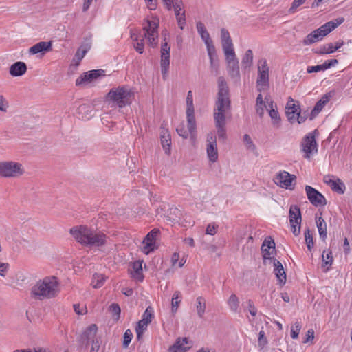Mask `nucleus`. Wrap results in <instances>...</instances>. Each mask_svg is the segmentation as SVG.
Here are the masks:
<instances>
[{
    "label": "nucleus",
    "mask_w": 352,
    "mask_h": 352,
    "mask_svg": "<svg viewBox=\"0 0 352 352\" xmlns=\"http://www.w3.org/2000/svg\"><path fill=\"white\" fill-rule=\"evenodd\" d=\"M176 18L179 28L183 30L186 25L185 12H184L181 15L176 16Z\"/></svg>",
    "instance_id": "nucleus-57"
},
{
    "label": "nucleus",
    "mask_w": 352,
    "mask_h": 352,
    "mask_svg": "<svg viewBox=\"0 0 352 352\" xmlns=\"http://www.w3.org/2000/svg\"><path fill=\"white\" fill-rule=\"evenodd\" d=\"M160 233V230L158 229H153L151 232H149L146 236L144 237L143 240V243L144 244V252L148 254L151 252L154 251L155 247V241L156 238Z\"/></svg>",
    "instance_id": "nucleus-16"
},
{
    "label": "nucleus",
    "mask_w": 352,
    "mask_h": 352,
    "mask_svg": "<svg viewBox=\"0 0 352 352\" xmlns=\"http://www.w3.org/2000/svg\"><path fill=\"white\" fill-rule=\"evenodd\" d=\"M267 339L263 330L258 333V344L261 349H263L267 344Z\"/></svg>",
    "instance_id": "nucleus-46"
},
{
    "label": "nucleus",
    "mask_w": 352,
    "mask_h": 352,
    "mask_svg": "<svg viewBox=\"0 0 352 352\" xmlns=\"http://www.w3.org/2000/svg\"><path fill=\"white\" fill-rule=\"evenodd\" d=\"M142 30L144 31L143 38L140 39V42H137V43L134 45V48L139 54H142L144 52V38L148 40L149 45L152 47L157 45L159 19L154 16H152V19H144L142 22Z\"/></svg>",
    "instance_id": "nucleus-4"
},
{
    "label": "nucleus",
    "mask_w": 352,
    "mask_h": 352,
    "mask_svg": "<svg viewBox=\"0 0 352 352\" xmlns=\"http://www.w3.org/2000/svg\"><path fill=\"white\" fill-rule=\"evenodd\" d=\"M221 45L226 58H229L228 56H234L236 55L232 39L228 41H222Z\"/></svg>",
    "instance_id": "nucleus-33"
},
{
    "label": "nucleus",
    "mask_w": 352,
    "mask_h": 352,
    "mask_svg": "<svg viewBox=\"0 0 352 352\" xmlns=\"http://www.w3.org/2000/svg\"><path fill=\"white\" fill-rule=\"evenodd\" d=\"M110 310L113 316H116V319L118 320L120 318L121 309L118 304L113 303L110 306Z\"/></svg>",
    "instance_id": "nucleus-53"
},
{
    "label": "nucleus",
    "mask_w": 352,
    "mask_h": 352,
    "mask_svg": "<svg viewBox=\"0 0 352 352\" xmlns=\"http://www.w3.org/2000/svg\"><path fill=\"white\" fill-rule=\"evenodd\" d=\"M218 93L213 111L214 125L219 140L224 142L227 139L226 116L230 111L231 101L229 88L224 77L218 78Z\"/></svg>",
    "instance_id": "nucleus-1"
},
{
    "label": "nucleus",
    "mask_w": 352,
    "mask_h": 352,
    "mask_svg": "<svg viewBox=\"0 0 352 352\" xmlns=\"http://www.w3.org/2000/svg\"><path fill=\"white\" fill-rule=\"evenodd\" d=\"M316 223L317 228L318 230L320 238L323 241H325L327 239V223L324 219L320 216L318 217V214H316L315 217Z\"/></svg>",
    "instance_id": "nucleus-30"
},
{
    "label": "nucleus",
    "mask_w": 352,
    "mask_h": 352,
    "mask_svg": "<svg viewBox=\"0 0 352 352\" xmlns=\"http://www.w3.org/2000/svg\"><path fill=\"white\" fill-rule=\"evenodd\" d=\"M296 177L287 171H280L275 178V183L280 186L289 190H293L295 186Z\"/></svg>",
    "instance_id": "nucleus-11"
},
{
    "label": "nucleus",
    "mask_w": 352,
    "mask_h": 352,
    "mask_svg": "<svg viewBox=\"0 0 352 352\" xmlns=\"http://www.w3.org/2000/svg\"><path fill=\"white\" fill-rule=\"evenodd\" d=\"M317 130L307 134L300 142L301 151L304 153V158L310 159L311 156L318 153V144L315 134Z\"/></svg>",
    "instance_id": "nucleus-7"
},
{
    "label": "nucleus",
    "mask_w": 352,
    "mask_h": 352,
    "mask_svg": "<svg viewBox=\"0 0 352 352\" xmlns=\"http://www.w3.org/2000/svg\"><path fill=\"white\" fill-rule=\"evenodd\" d=\"M308 111H301L300 113L296 117L295 122H297L298 124L304 123L307 119L308 116H309Z\"/></svg>",
    "instance_id": "nucleus-49"
},
{
    "label": "nucleus",
    "mask_w": 352,
    "mask_h": 352,
    "mask_svg": "<svg viewBox=\"0 0 352 352\" xmlns=\"http://www.w3.org/2000/svg\"><path fill=\"white\" fill-rule=\"evenodd\" d=\"M196 27L199 34L206 45V48L214 46L210 36V34L207 31L204 24L201 21H199L197 23Z\"/></svg>",
    "instance_id": "nucleus-24"
},
{
    "label": "nucleus",
    "mask_w": 352,
    "mask_h": 352,
    "mask_svg": "<svg viewBox=\"0 0 352 352\" xmlns=\"http://www.w3.org/2000/svg\"><path fill=\"white\" fill-rule=\"evenodd\" d=\"M228 57L229 58H226L228 72L232 78H236L239 80L240 78L239 60L236 55L234 56Z\"/></svg>",
    "instance_id": "nucleus-17"
},
{
    "label": "nucleus",
    "mask_w": 352,
    "mask_h": 352,
    "mask_svg": "<svg viewBox=\"0 0 352 352\" xmlns=\"http://www.w3.org/2000/svg\"><path fill=\"white\" fill-rule=\"evenodd\" d=\"M22 165L14 162H0V177H17L23 173Z\"/></svg>",
    "instance_id": "nucleus-8"
},
{
    "label": "nucleus",
    "mask_w": 352,
    "mask_h": 352,
    "mask_svg": "<svg viewBox=\"0 0 352 352\" xmlns=\"http://www.w3.org/2000/svg\"><path fill=\"white\" fill-rule=\"evenodd\" d=\"M243 140L248 149H250L252 151H254L256 149V146L253 143L250 136L248 134H245L243 135Z\"/></svg>",
    "instance_id": "nucleus-48"
},
{
    "label": "nucleus",
    "mask_w": 352,
    "mask_h": 352,
    "mask_svg": "<svg viewBox=\"0 0 352 352\" xmlns=\"http://www.w3.org/2000/svg\"><path fill=\"white\" fill-rule=\"evenodd\" d=\"M170 65V54H161L160 67L162 77L166 79V76L168 72Z\"/></svg>",
    "instance_id": "nucleus-32"
},
{
    "label": "nucleus",
    "mask_w": 352,
    "mask_h": 352,
    "mask_svg": "<svg viewBox=\"0 0 352 352\" xmlns=\"http://www.w3.org/2000/svg\"><path fill=\"white\" fill-rule=\"evenodd\" d=\"M92 346L90 352H98L100 346V340L99 338H95L91 340Z\"/></svg>",
    "instance_id": "nucleus-55"
},
{
    "label": "nucleus",
    "mask_w": 352,
    "mask_h": 352,
    "mask_svg": "<svg viewBox=\"0 0 352 352\" xmlns=\"http://www.w3.org/2000/svg\"><path fill=\"white\" fill-rule=\"evenodd\" d=\"M305 243L307 245V249L309 251H311L314 247V239L313 236L311 234L310 229L307 228L305 231Z\"/></svg>",
    "instance_id": "nucleus-41"
},
{
    "label": "nucleus",
    "mask_w": 352,
    "mask_h": 352,
    "mask_svg": "<svg viewBox=\"0 0 352 352\" xmlns=\"http://www.w3.org/2000/svg\"><path fill=\"white\" fill-rule=\"evenodd\" d=\"M322 267H325L326 265H331L333 261V258L332 256V252L330 250H324L322 252Z\"/></svg>",
    "instance_id": "nucleus-40"
},
{
    "label": "nucleus",
    "mask_w": 352,
    "mask_h": 352,
    "mask_svg": "<svg viewBox=\"0 0 352 352\" xmlns=\"http://www.w3.org/2000/svg\"><path fill=\"white\" fill-rule=\"evenodd\" d=\"M58 283L56 277L47 276L38 280L32 288L31 294L38 300L52 298L58 292Z\"/></svg>",
    "instance_id": "nucleus-3"
},
{
    "label": "nucleus",
    "mask_w": 352,
    "mask_h": 352,
    "mask_svg": "<svg viewBox=\"0 0 352 352\" xmlns=\"http://www.w3.org/2000/svg\"><path fill=\"white\" fill-rule=\"evenodd\" d=\"M261 251L264 260L269 259L272 261L273 258H275L274 256L271 257V255H274L276 252L274 240L265 239L261 246Z\"/></svg>",
    "instance_id": "nucleus-20"
},
{
    "label": "nucleus",
    "mask_w": 352,
    "mask_h": 352,
    "mask_svg": "<svg viewBox=\"0 0 352 352\" xmlns=\"http://www.w3.org/2000/svg\"><path fill=\"white\" fill-rule=\"evenodd\" d=\"M180 296H181V294H180V292H179V291H176L173 294V296L172 298V307H171V310H172L173 313H175L177 310L179 304L180 302V300H179Z\"/></svg>",
    "instance_id": "nucleus-43"
},
{
    "label": "nucleus",
    "mask_w": 352,
    "mask_h": 352,
    "mask_svg": "<svg viewBox=\"0 0 352 352\" xmlns=\"http://www.w3.org/2000/svg\"><path fill=\"white\" fill-rule=\"evenodd\" d=\"M98 331V327L96 324L89 325L81 336L80 342L87 346L89 344V340L95 339Z\"/></svg>",
    "instance_id": "nucleus-21"
},
{
    "label": "nucleus",
    "mask_w": 352,
    "mask_h": 352,
    "mask_svg": "<svg viewBox=\"0 0 352 352\" xmlns=\"http://www.w3.org/2000/svg\"><path fill=\"white\" fill-rule=\"evenodd\" d=\"M253 63V52L252 50L249 49L245 52V54L241 60V66L245 72H250V67Z\"/></svg>",
    "instance_id": "nucleus-31"
},
{
    "label": "nucleus",
    "mask_w": 352,
    "mask_h": 352,
    "mask_svg": "<svg viewBox=\"0 0 352 352\" xmlns=\"http://www.w3.org/2000/svg\"><path fill=\"white\" fill-rule=\"evenodd\" d=\"M208 55L210 59V68L212 72L217 75L219 73V61L217 55L216 48L214 46L207 48Z\"/></svg>",
    "instance_id": "nucleus-25"
},
{
    "label": "nucleus",
    "mask_w": 352,
    "mask_h": 352,
    "mask_svg": "<svg viewBox=\"0 0 352 352\" xmlns=\"http://www.w3.org/2000/svg\"><path fill=\"white\" fill-rule=\"evenodd\" d=\"M228 305L231 311L234 313L239 312V300L236 294H232L230 295L228 300Z\"/></svg>",
    "instance_id": "nucleus-37"
},
{
    "label": "nucleus",
    "mask_w": 352,
    "mask_h": 352,
    "mask_svg": "<svg viewBox=\"0 0 352 352\" xmlns=\"http://www.w3.org/2000/svg\"><path fill=\"white\" fill-rule=\"evenodd\" d=\"M133 338V333L130 329H127L125 331L123 336V346L126 348L130 342H131Z\"/></svg>",
    "instance_id": "nucleus-47"
},
{
    "label": "nucleus",
    "mask_w": 352,
    "mask_h": 352,
    "mask_svg": "<svg viewBox=\"0 0 352 352\" xmlns=\"http://www.w3.org/2000/svg\"><path fill=\"white\" fill-rule=\"evenodd\" d=\"M292 232L294 236H297L300 233V225L298 223H290Z\"/></svg>",
    "instance_id": "nucleus-60"
},
{
    "label": "nucleus",
    "mask_w": 352,
    "mask_h": 352,
    "mask_svg": "<svg viewBox=\"0 0 352 352\" xmlns=\"http://www.w3.org/2000/svg\"><path fill=\"white\" fill-rule=\"evenodd\" d=\"M306 0H294V1L292 3V6L289 10V12L290 13H294L296 10V9L302 5Z\"/></svg>",
    "instance_id": "nucleus-51"
},
{
    "label": "nucleus",
    "mask_w": 352,
    "mask_h": 352,
    "mask_svg": "<svg viewBox=\"0 0 352 352\" xmlns=\"http://www.w3.org/2000/svg\"><path fill=\"white\" fill-rule=\"evenodd\" d=\"M52 49V41H40L36 44L30 47L28 52L31 55L37 54H44L47 52L51 51Z\"/></svg>",
    "instance_id": "nucleus-18"
},
{
    "label": "nucleus",
    "mask_w": 352,
    "mask_h": 352,
    "mask_svg": "<svg viewBox=\"0 0 352 352\" xmlns=\"http://www.w3.org/2000/svg\"><path fill=\"white\" fill-rule=\"evenodd\" d=\"M142 262L143 261H135L132 264L133 272H131V276L133 278L138 280L140 282H142L144 280V275L142 273Z\"/></svg>",
    "instance_id": "nucleus-29"
},
{
    "label": "nucleus",
    "mask_w": 352,
    "mask_h": 352,
    "mask_svg": "<svg viewBox=\"0 0 352 352\" xmlns=\"http://www.w3.org/2000/svg\"><path fill=\"white\" fill-rule=\"evenodd\" d=\"M182 4V0H175L173 3H172V8H174L175 10V14L176 16H178L180 14V11L182 10L181 6Z\"/></svg>",
    "instance_id": "nucleus-52"
},
{
    "label": "nucleus",
    "mask_w": 352,
    "mask_h": 352,
    "mask_svg": "<svg viewBox=\"0 0 352 352\" xmlns=\"http://www.w3.org/2000/svg\"><path fill=\"white\" fill-rule=\"evenodd\" d=\"M9 264L8 263L0 262V276H5L6 272L9 269Z\"/></svg>",
    "instance_id": "nucleus-61"
},
{
    "label": "nucleus",
    "mask_w": 352,
    "mask_h": 352,
    "mask_svg": "<svg viewBox=\"0 0 352 352\" xmlns=\"http://www.w3.org/2000/svg\"><path fill=\"white\" fill-rule=\"evenodd\" d=\"M300 110L299 102L295 104L294 100L289 97L285 107V114L290 124L295 123V118L300 113Z\"/></svg>",
    "instance_id": "nucleus-14"
},
{
    "label": "nucleus",
    "mask_w": 352,
    "mask_h": 352,
    "mask_svg": "<svg viewBox=\"0 0 352 352\" xmlns=\"http://www.w3.org/2000/svg\"><path fill=\"white\" fill-rule=\"evenodd\" d=\"M133 96L134 93L131 89L118 86L110 89L105 96V101L111 107L123 108L131 104Z\"/></svg>",
    "instance_id": "nucleus-5"
},
{
    "label": "nucleus",
    "mask_w": 352,
    "mask_h": 352,
    "mask_svg": "<svg viewBox=\"0 0 352 352\" xmlns=\"http://www.w3.org/2000/svg\"><path fill=\"white\" fill-rule=\"evenodd\" d=\"M208 144L217 145V136L214 133H210L207 137Z\"/></svg>",
    "instance_id": "nucleus-62"
},
{
    "label": "nucleus",
    "mask_w": 352,
    "mask_h": 352,
    "mask_svg": "<svg viewBox=\"0 0 352 352\" xmlns=\"http://www.w3.org/2000/svg\"><path fill=\"white\" fill-rule=\"evenodd\" d=\"M301 329V324L299 322H296L291 327V337L293 339H296L298 337L299 333Z\"/></svg>",
    "instance_id": "nucleus-45"
},
{
    "label": "nucleus",
    "mask_w": 352,
    "mask_h": 352,
    "mask_svg": "<svg viewBox=\"0 0 352 352\" xmlns=\"http://www.w3.org/2000/svg\"><path fill=\"white\" fill-rule=\"evenodd\" d=\"M305 191L307 199L314 206H324L327 204L324 196L314 188L307 185L305 186Z\"/></svg>",
    "instance_id": "nucleus-12"
},
{
    "label": "nucleus",
    "mask_w": 352,
    "mask_h": 352,
    "mask_svg": "<svg viewBox=\"0 0 352 352\" xmlns=\"http://www.w3.org/2000/svg\"><path fill=\"white\" fill-rule=\"evenodd\" d=\"M344 21V17H338L325 23L318 29L307 34L302 40V44L304 45H310L322 41L324 36L335 30L338 25H341Z\"/></svg>",
    "instance_id": "nucleus-6"
},
{
    "label": "nucleus",
    "mask_w": 352,
    "mask_h": 352,
    "mask_svg": "<svg viewBox=\"0 0 352 352\" xmlns=\"http://www.w3.org/2000/svg\"><path fill=\"white\" fill-rule=\"evenodd\" d=\"M221 41H228V40L232 39L230 36L229 32L225 28H222L221 30Z\"/></svg>",
    "instance_id": "nucleus-64"
},
{
    "label": "nucleus",
    "mask_w": 352,
    "mask_h": 352,
    "mask_svg": "<svg viewBox=\"0 0 352 352\" xmlns=\"http://www.w3.org/2000/svg\"><path fill=\"white\" fill-rule=\"evenodd\" d=\"M331 96L332 95L330 92L327 93L323 95L321 98L316 102L309 115V119L311 120H314L318 115V113L322 110L324 107L329 101Z\"/></svg>",
    "instance_id": "nucleus-19"
},
{
    "label": "nucleus",
    "mask_w": 352,
    "mask_h": 352,
    "mask_svg": "<svg viewBox=\"0 0 352 352\" xmlns=\"http://www.w3.org/2000/svg\"><path fill=\"white\" fill-rule=\"evenodd\" d=\"M104 70L103 69H93L81 74L76 80V85L80 86L93 82L94 80L99 77L104 76Z\"/></svg>",
    "instance_id": "nucleus-13"
},
{
    "label": "nucleus",
    "mask_w": 352,
    "mask_h": 352,
    "mask_svg": "<svg viewBox=\"0 0 352 352\" xmlns=\"http://www.w3.org/2000/svg\"><path fill=\"white\" fill-rule=\"evenodd\" d=\"M188 129H189L188 128ZM176 131H177V134H178L179 136H181V137H182L183 138H184V139H187V138H188V133L191 134V133H190V132L189 131V130H188V131H187V130L186 129L185 126H184V124H180V125H179V126L177 127ZM195 131H196V130H195ZM195 133V132H194V133H193V135H191V137H194Z\"/></svg>",
    "instance_id": "nucleus-44"
},
{
    "label": "nucleus",
    "mask_w": 352,
    "mask_h": 352,
    "mask_svg": "<svg viewBox=\"0 0 352 352\" xmlns=\"http://www.w3.org/2000/svg\"><path fill=\"white\" fill-rule=\"evenodd\" d=\"M246 303L248 305V309L250 314L252 316H256L257 314V309L254 305V301L252 299H248L247 300Z\"/></svg>",
    "instance_id": "nucleus-50"
},
{
    "label": "nucleus",
    "mask_w": 352,
    "mask_h": 352,
    "mask_svg": "<svg viewBox=\"0 0 352 352\" xmlns=\"http://www.w3.org/2000/svg\"><path fill=\"white\" fill-rule=\"evenodd\" d=\"M321 71H325V69L323 67V64L309 66L307 69V72L309 74L313 73V72H321Z\"/></svg>",
    "instance_id": "nucleus-54"
},
{
    "label": "nucleus",
    "mask_w": 352,
    "mask_h": 352,
    "mask_svg": "<svg viewBox=\"0 0 352 352\" xmlns=\"http://www.w3.org/2000/svg\"><path fill=\"white\" fill-rule=\"evenodd\" d=\"M344 43L343 41H337L335 45L332 43H329L328 49L326 50V46H321L319 49L313 50V52L319 55L331 54L338 50Z\"/></svg>",
    "instance_id": "nucleus-22"
},
{
    "label": "nucleus",
    "mask_w": 352,
    "mask_h": 352,
    "mask_svg": "<svg viewBox=\"0 0 352 352\" xmlns=\"http://www.w3.org/2000/svg\"><path fill=\"white\" fill-rule=\"evenodd\" d=\"M218 228V226L214 223H210L207 226L206 230V234L209 235H214L217 232V230Z\"/></svg>",
    "instance_id": "nucleus-56"
},
{
    "label": "nucleus",
    "mask_w": 352,
    "mask_h": 352,
    "mask_svg": "<svg viewBox=\"0 0 352 352\" xmlns=\"http://www.w3.org/2000/svg\"><path fill=\"white\" fill-rule=\"evenodd\" d=\"M188 344V338H178L175 342L168 348V352H186L190 348V346H185Z\"/></svg>",
    "instance_id": "nucleus-23"
},
{
    "label": "nucleus",
    "mask_w": 352,
    "mask_h": 352,
    "mask_svg": "<svg viewBox=\"0 0 352 352\" xmlns=\"http://www.w3.org/2000/svg\"><path fill=\"white\" fill-rule=\"evenodd\" d=\"M333 175H327L323 177V182L329 186L331 190L340 195L344 193L346 187L344 182L339 178L333 179Z\"/></svg>",
    "instance_id": "nucleus-15"
},
{
    "label": "nucleus",
    "mask_w": 352,
    "mask_h": 352,
    "mask_svg": "<svg viewBox=\"0 0 352 352\" xmlns=\"http://www.w3.org/2000/svg\"><path fill=\"white\" fill-rule=\"evenodd\" d=\"M289 223L301 225L302 216L300 208L297 205H292L289 211Z\"/></svg>",
    "instance_id": "nucleus-28"
},
{
    "label": "nucleus",
    "mask_w": 352,
    "mask_h": 352,
    "mask_svg": "<svg viewBox=\"0 0 352 352\" xmlns=\"http://www.w3.org/2000/svg\"><path fill=\"white\" fill-rule=\"evenodd\" d=\"M206 300L203 296H199L196 299V309L197 315L200 318H202L206 312Z\"/></svg>",
    "instance_id": "nucleus-35"
},
{
    "label": "nucleus",
    "mask_w": 352,
    "mask_h": 352,
    "mask_svg": "<svg viewBox=\"0 0 352 352\" xmlns=\"http://www.w3.org/2000/svg\"><path fill=\"white\" fill-rule=\"evenodd\" d=\"M186 118L188 126L191 135H193L196 129V120L195 117V109L193 105V96L192 91H188L186 97Z\"/></svg>",
    "instance_id": "nucleus-10"
},
{
    "label": "nucleus",
    "mask_w": 352,
    "mask_h": 352,
    "mask_svg": "<svg viewBox=\"0 0 352 352\" xmlns=\"http://www.w3.org/2000/svg\"><path fill=\"white\" fill-rule=\"evenodd\" d=\"M338 63V60L337 59H329L324 61L323 63V67L325 70L331 68V67L335 66Z\"/></svg>",
    "instance_id": "nucleus-58"
},
{
    "label": "nucleus",
    "mask_w": 352,
    "mask_h": 352,
    "mask_svg": "<svg viewBox=\"0 0 352 352\" xmlns=\"http://www.w3.org/2000/svg\"><path fill=\"white\" fill-rule=\"evenodd\" d=\"M27 65L24 62L17 61L10 67L9 73L12 76H21L25 74Z\"/></svg>",
    "instance_id": "nucleus-27"
},
{
    "label": "nucleus",
    "mask_w": 352,
    "mask_h": 352,
    "mask_svg": "<svg viewBox=\"0 0 352 352\" xmlns=\"http://www.w3.org/2000/svg\"><path fill=\"white\" fill-rule=\"evenodd\" d=\"M314 338V331L312 329H310L307 331L306 333V338L303 340V343H307L311 341Z\"/></svg>",
    "instance_id": "nucleus-63"
},
{
    "label": "nucleus",
    "mask_w": 352,
    "mask_h": 352,
    "mask_svg": "<svg viewBox=\"0 0 352 352\" xmlns=\"http://www.w3.org/2000/svg\"><path fill=\"white\" fill-rule=\"evenodd\" d=\"M153 312V309L151 306H148L144 311L142 320L148 322V324L151 323L152 319L154 318Z\"/></svg>",
    "instance_id": "nucleus-42"
},
{
    "label": "nucleus",
    "mask_w": 352,
    "mask_h": 352,
    "mask_svg": "<svg viewBox=\"0 0 352 352\" xmlns=\"http://www.w3.org/2000/svg\"><path fill=\"white\" fill-rule=\"evenodd\" d=\"M106 278L103 274L96 273L93 275L91 285L95 289L100 288L104 285Z\"/></svg>",
    "instance_id": "nucleus-36"
},
{
    "label": "nucleus",
    "mask_w": 352,
    "mask_h": 352,
    "mask_svg": "<svg viewBox=\"0 0 352 352\" xmlns=\"http://www.w3.org/2000/svg\"><path fill=\"white\" fill-rule=\"evenodd\" d=\"M257 90L262 91L261 87L269 86V67L265 58L258 60V77L256 80Z\"/></svg>",
    "instance_id": "nucleus-9"
},
{
    "label": "nucleus",
    "mask_w": 352,
    "mask_h": 352,
    "mask_svg": "<svg viewBox=\"0 0 352 352\" xmlns=\"http://www.w3.org/2000/svg\"><path fill=\"white\" fill-rule=\"evenodd\" d=\"M161 144L165 153L169 155L170 153L171 140L168 131L164 132L163 134H161Z\"/></svg>",
    "instance_id": "nucleus-34"
},
{
    "label": "nucleus",
    "mask_w": 352,
    "mask_h": 352,
    "mask_svg": "<svg viewBox=\"0 0 352 352\" xmlns=\"http://www.w3.org/2000/svg\"><path fill=\"white\" fill-rule=\"evenodd\" d=\"M207 155L210 161L216 162L218 159L217 145L207 144Z\"/></svg>",
    "instance_id": "nucleus-38"
},
{
    "label": "nucleus",
    "mask_w": 352,
    "mask_h": 352,
    "mask_svg": "<svg viewBox=\"0 0 352 352\" xmlns=\"http://www.w3.org/2000/svg\"><path fill=\"white\" fill-rule=\"evenodd\" d=\"M148 324V322H146L142 320H140L137 323V325L135 327V331H140L144 332V331L147 328Z\"/></svg>",
    "instance_id": "nucleus-59"
},
{
    "label": "nucleus",
    "mask_w": 352,
    "mask_h": 352,
    "mask_svg": "<svg viewBox=\"0 0 352 352\" xmlns=\"http://www.w3.org/2000/svg\"><path fill=\"white\" fill-rule=\"evenodd\" d=\"M274 102L271 101L270 103V106L271 109L269 111V115L272 120V123L274 125H278L280 122V115L276 109H273Z\"/></svg>",
    "instance_id": "nucleus-39"
},
{
    "label": "nucleus",
    "mask_w": 352,
    "mask_h": 352,
    "mask_svg": "<svg viewBox=\"0 0 352 352\" xmlns=\"http://www.w3.org/2000/svg\"><path fill=\"white\" fill-rule=\"evenodd\" d=\"M69 232L84 246L100 248L107 244V236L104 233L86 226H74Z\"/></svg>",
    "instance_id": "nucleus-2"
},
{
    "label": "nucleus",
    "mask_w": 352,
    "mask_h": 352,
    "mask_svg": "<svg viewBox=\"0 0 352 352\" xmlns=\"http://www.w3.org/2000/svg\"><path fill=\"white\" fill-rule=\"evenodd\" d=\"M274 265V273L280 284H285L286 282V273L284 270L282 263L276 258L272 261Z\"/></svg>",
    "instance_id": "nucleus-26"
}]
</instances>
